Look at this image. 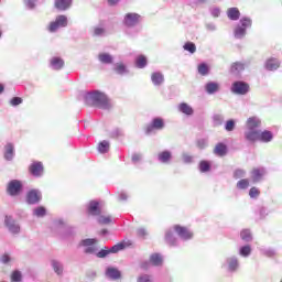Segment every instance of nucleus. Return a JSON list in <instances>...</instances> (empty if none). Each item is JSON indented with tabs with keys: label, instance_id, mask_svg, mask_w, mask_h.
<instances>
[{
	"label": "nucleus",
	"instance_id": "obj_1",
	"mask_svg": "<svg viewBox=\"0 0 282 282\" xmlns=\"http://www.w3.org/2000/svg\"><path fill=\"white\" fill-rule=\"evenodd\" d=\"M227 18L229 21H238L234 28V39L236 41H243L248 35V30L252 28V18L248 15L241 17V11L237 7L227 9Z\"/></svg>",
	"mask_w": 282,
	"mask_h": 282
},
{
	"label": "nucleus",
	"instance_id": "obj_2",
	"mask_svg": "<svg viewBox=\"0 0 282 282\" xmlns=\"http://www.w3.org/2000/svg\"><path fill=\"white\" fill-rule=\"evenodd\" d=\"M85 104L88 107H96L97 109H104L105 111H109L111 109V99L107 96V94L100 90L88 91L84 95Z\"/></svg>",
	"mask_w": 282,
	"mask_h": 282
},
{
	"label": "nucleus",
	"instance_id": "obj_3",
	"mask_svg": "<svg viewBox=\"0 0 282 282\" xmlns=\"http://www.w3.org/2000/svg\"><path fill=\"white\" fill-rule=\"evenodd\" d=\"M141 21L142 15L135 12L126 13L122 20L126 36H129V39H135V36L140 34L138 25H140Z\"/></svg>",
	"mask_w": 282,
	"mask_h": 282
},
{
	"label": "nucleus",
	"instance_id": "obj_4",
	"mask_svg": "<svg viewBox=\"0 0 282 282\" xmlns=\"http://www.w3.org/2000/svg\"><path fill=\"white\" fill-rule=\"evenodd\" d=\"M261 119L258 117H250L246 121V130L243 132L245 140L253 144L257 142V138L259 137V132L261 131Z\"/></svg>",
	"mask_w": 282,
	"mask_h": 282
},
{
	"label": "nucleus",
	"instance_id": "obj_5",
	"mask_svg": "<svg viewBox=\"0 0 282 282\" xmlns=\"http://www.w3.org/2000/svg\"><path fill=\"white\" fill-rule=\"evenodd\" d=\"M239 268H241V264L239 262V257L236 254L226 257L221 264V269L225 270V272H228V274H235L239 271Z\"/></svg>",
	"mask_w": 282,
	"mask_h": 282
},
{
	"label": "nucleus",
	"instance_id": "obj_6",
	"mask_svg": "<svg viewBox=\"0 0 282 282\" xmlns=\"http://www.w3.org/2000/svg\"><path fill=\"white\" fill-rule=\"evenodd\" d=\"M69 23V20L67 19V15H57L54 21L50 22L46 30L51 34H55V32H58L61 28H67Z\"/></svg>",
	"mask_w": 282,
	"mask_h": 282
},
{
	"label": "nucleus",
	"instance_id": "obj_7",
	"mask_svg": "<svg viewBox=\"0 0 282 282\" xmlns=\"http://www.w3.org/2000/svg\"><path fill=\"white\" fill-rule=\"evenodd\" d=\"M166 127V122H164V118L154 117L151 122L145 127L147 135H151V133H155V131H162Z\"/></svg>",
	"mask_w": 282,
	"mask_h": 282
},
{
	"label": "nucleus",
	"instance_id": "obj_8",
	"mask_svg": "<svg viewBox=\"0 0 282 282\" xmlns=\"http://www.w3.org/2000/svg\"><path fill=\"white\" fill-rule=\"evenodd\" d=\"M96 243H98V239L86 238L79 242V246H82V248H85L84 249L85 254H95L96 256L98 252V247L96 246Z\"/></svg>",
	"mask_w": 282,
	"mask_h": 282
},
{
	"label": "nucleus",
	"instance_id": "obj_9",
	"mask_svg": "<svg viewBox=\"0 0 282 282\" xmlns=\"http://www.w3.org/2000/svg\"><path fill=\"white\" fill-rule=\"evenodd\" d=\"M126 247L127 246L124 245V242H119L112 246L110 249L105 247V249L97 251L96 257L98 259H105L109 257V254H117V252H120V250H124Z\"/></svg>",
	"mask_w": 282,
	"mask_h": 282
},
{
	"label": "nucleus",
	"instance_id": "obj_10",
	"mask_svg": "<svg viewBox=\"0 0 282 282\" xmlns=\"http://www.w3.org/2000/svg\"><path fill=\"white\" fill-rule=\"evenodd\" d=\"M20 193H23V183L19 180H12L7 185V194L10 197H18Z\"/></svg>",
	"mask_w": 282,
	"mask_h": 282
},
{
	"label": "nucleus",
	"instance_id": "obj_11",
	"mask_svg": "<svg viewBox=\"0 0 282 282\" xmlns=\"http://www.w3.org/2000/svg\"><path fill=\"white\" fill-rule=\"evenodd\" d=\"M231 91L237 96H246V94L250 91V85L242 80L234 82L231 85Z\"/></svg>",
	"mask_w": 282,
	"mask_h": 282
},
{
	"label": "nucleus",
	"instance_id": "obj_12",
	"mask_svg": "<svg viewBox=\"0 0 282 282\" xmlns=\"http://www.w3.org/2000/svg\"><path fill=\"white\" fill-rule=\"evenodd\" d=\"M174 232L177 235L178 239H182V241H191V239H193V232L188 227L174 225Z\"/></svg>",
	"mask_w": 282,
	"mask_h": 282
},
{
	"label": "nucleus",
	"instance_id": "obj_13",
	"mask_svg": "<svg viewBox=\"0 0 282 282\" xmlns=\"http://www.w3.org/2000/svg\"><path fill=\"white\" fill-rule=\"evenodd\" d=\"M268 175V170L265 167H254L250 172V178L253 184H259L263 182V178Z\"/></svg>",
	"mask_w": 282,
	"mask_h": 282
},
{
	"label": "nucleus",
	"instance_id": "obj_14",
	"mask_svg": "<svg viewBox=\"0 0 282 282\" xmlns=\"http://www.w3.org/2000/svg\"><path fill=\"white\" fill-rule=\"evenodd\" d=\"M4 225L7 226L9 232H11V235H19V232H21V226H19L17 224V220H14V218H12V216H6Z\"/></svg>",
	"mask_w": 282,
	"mask_h": 282
},
{
	"label": "nucleus",
	"instance_id": "obj_15",
	"mask_svg": "<svg viewBox=\"0 0 282 282\" xmlns=\"http://www.w3.org/2000/svg\"><path fill=\"white\" fill-rule=\"evenodd\" d=\"M86 209H87L88 215H91L93 217H98L101 214L100 203L98 200H90L86 205Z\"/></svg>",
	"mask_w": 282,
	"mask_h": 282
},
{
	"label": "nucleus",
	"instance_id": "obj_16",
	"mask_svg": "<svg viewBox=\"0 0 282 282\" xmlns=\"http://www.w3.org/2000/svg\"><path fill=\"white\" fill-rule=\"evenodd\" d=\"M48 67L54 72H61L65 67V61L59 56H54L50 59Z\"/></svg>",
	"mask_w": 282,
	"mask_h": 282
},
{
	"label": "nucleus",
	"instance_id": "obj_17",
	"mask_svg": "<svg viewBox=\"0 0 282 282\" xmlns=\"http://www.w3.org/2000/svg\"><path fill=\"white\" fill-rule=\"evenodd\" d=\"M175 229L174 226L166 229L165 231V242L167 243V246H171L172 248H175V246H178V240L175 237Z\"/></svg>",
	"mask_w": 282,
	"mask_h": 282
},
{
	"label": "nucleus",
	"instance_id": "obj_18",
	"mask_svg": "<svg viewBox=\"0 0 282 282\" xmlns=\"http://www.w3.org/2000/svg\"><path fill=\"white\" fill-rule=\"evenodd\" d=\"M29 171H30L31 175H33V177H43V173H44L43 163H41L39 161L33 162L30 165Z\"/></svg>",
	"mask_w": 282,
	"mask_h": 282
},
{
	"label": "nucleus",
	"instance_id": "obj_19",
	"mask_svg": "<svg viewBox=\"0 0 282 282\" xmlns=\"http://www.w3.org/2000/svg\"><path fill=\"white\" fill-rule=\"evenodd\" d=\"M274 139V134L272 133V131L270 130H264V131H259L258 132V137L256 138V142H272V140Z\"/></svg>",
	"mask_w": 282,
	"mask_h": 282
},
{
	"label": "nucleus",
	"instance_id": "obj_20",
	"mask_svg": "<svg viewBox=\"0 0 282 282\" xmlns=\"http://www.w3.org/2000/svg\"><path fill=\"white\" fill-rule=\"evenodd\" d=\"M41 191L39 189H31L26 194V202L28 204H39L41 202Z\"/></svg>",
	"mask_w": 282,
	"mask_h": 282
},
{
	"label": "nucleus",
	"instance_id": "obj_21",
	"mask_svg": "<svg viewBox=\"0 0 282 282\" xmlns=\"http://www.w3.org/2000/svg\"><path fill=\"white\" fill-rule=\"evenodd\" d=\"M172 160H173V152H171V150H164L162 152H159L158 154V161L161 164H171Z\"/></svg>",
	"mask_w": 282,
	"mask_h": 282
},
{
	"label": "nucleus",
	"instance_id": "obj_22",
	"mask_svg": "<svg viewBox=\"0 0 282 282\" xmlns=\"http://www.w3.org/2000/svg\"><path fill=\"white\" fill-rule=\"evenodd\" d=\"M14 143L12 142H8L4 145V153H3V158L4 160H7V162H12V160H14Z\"/></svg>",
	"mask_w": 282,
	"mask_h": 282
},
{
	"label": "nucleus",
	"instance_id": "obj_23",
	"mask_svg": "<svg viewBox=\"0 0 282 282\" xmlns=\"http://www.w3.org/2000/svg\"><path fill=\"white\" fill-rule=\"evenodd\" d=\"M106 276L107 279H110V281H118L119 279L122 278V273L120 272V270L113 267H108L106 269Z\"/></svg>",
	"mask_w": 282,
	"mask_h": 282
},
{
	"label": "nucleus",
	"instance_id": "obj_24",
	"mask_svg": "<svg viewBox=\"0 0 282 282\" xmlns=\"http://www.w3.org/2000/svg\"><path fill=\"white\" fill-rule=\"evenodd\" d=\"M151 82L154 85V87H162V85H164V74H162V72L152 73Z\"/></svg>",
	"mask_w": 282,
	"mask_h": 282
},
{
	"label": "nucleus",
	"instance_id": "obj_25",
	"mask_svg": "<svg viewBox=\"0 0 282 282\" xmlns=\"http://www.w3.org/2000/svg\"><path fill=\"white\" fill-rule=\"evenodd\" d=\"M281 67V62L278 58L271 57L265 62V69L268 72H276Z\"/></svg>",
	"mask_w": 282,
	"mask_h": 282
},
{
	"label": "nucleus",
	"instance_id": "obj_26",
	"mask_svg": "<svg viewBox=\"0 0 282 282\" xmlns=\"http://www.w3.org/2000/svg\"><path fill=\"white\" fill-rule=\"evenodd\" d=\"M54 7L56 10L65 12V10H69V8H72V0H55Z\"/></svg>",
	"mask_w": 282,
	"mask_h": 282
},
{
	"label": "nucleus",
	"instance_id": "obj_27",
	"mask_svg": "<svg viewBox=\"0 0 282 282\" xmlns=\"http://www.w3.org/2000/svg\"><path fill=\"white\" fill-rule=\"evenodd\" d=\"M250 63L248 62H236L231 65V73L232 74H241L246 69V67H249Z\"/></svg>",
	"mask_w": 282,
	"mask_h": 282
},
{
	"label": "nucleus",
	"instance_id": "obj_28",
	"mask_svg": "<svg viewBox=\"0 0 282 282\" xmlns=\"http://www.w3.org/2000/svg\"><path fill=\"white\" fill-rule=\"evenodd\" d=\"M205 91L209 96L217 94V91H219V83L209 82V83L205 84Z\"/></svg>",
	"mask_w": 282,
	"mask_h": 282
},
{
	"label": "nucleus",
	"instance_id": "obj_29",
	"mask_svg": "<svg viewBox=\"0 0 282 282\" xmlns=\"http://www.w3.org/2000/svg\"><path fill=\"white\" fill-rule=\"evenodd\" d=\"M177 109L181 113H184V116H193L195 113V110L193 109V107H191V105L186 102H181L177 106Z\"/></svg>",
	"mask_w": 282,
	"mask_h": 282
},
{
	"label": "nucleus",
	"instance_id": "obj_30",
	"mask_svg": "<svg viewBox=\"0 0 282 282\" xmlns=\"http://www.w3.org/2000/svg\"><path fill=\"white\" fill-rule=\"evenodd\" d=\"M113 72L117 73L119 76H126L129 74V68H127V65L122 62L116 63L113 65Z\"/></svg>",
	"mask_w": 282,
	"mask_h": 282
},
{
	"label": "nucleus",
	"instance_id": "obj_31",
	"mask_svg": "<svg viewBox=\"0 0 282 282\" xmlns=\"http://www.w3.org/2000/svg\"><path fill=\"white\" fill-rule=\"evenodd\" d=\"M98 61L99 63H102V65H111L113 64V55L109 53H99Z\"/></svg>",
	"mask_w": 282,
	"mask_h": 282
},
{
	"label": "nucleus",
	"instance_id": "obj_32",
	"mask_svg": "<svg viewBox=\"0 0 282 282\" xmlns=\"http://www.w3.org/2000/svg\"><path fill=\"white\" fill-rule=\"evenodd\" d=\"M51 267L53 268V271L55 272V274H57V276H63V270H64L63 262L58 260H52Z\"/></svg>",
	"mask_w": 282,
	"mask_h": 282
},
{
	"label": "nucleus",
	"instance_id": "obj_33",
	"mask_svg": "<svg viewBox=\"0 0 282 282\" xmlns=\"http://www.w3.org/2000/svg\"><path fill=\"white\" fill-rule=\"evenodd\" d=\"M215 155H218L219 158H224L226 153H228V147L225 143H217L214 149Z\"/></svg>",
	"mask_w": 282,
	"mask_h": 282
},
{
	"label": "nucleus",
	"instance_id": "obj_34",
	"mask_svg": "<svg viewBox=\"0 0 282 282\" xmlns=\"http://www.w3.org/2000/svg\"><path fill=\"white\" fill-rule=\"evenodd\" d=\"M238 254L240 257H242L243 259H248V257H250V254H252V247L250 245L241 246L238 249Z\"/></svg>",
	"mask_w": 282,
	"mask_h": 282
},
{
	"label": "nucleus",
	"instance_id": "obj_35",
	"mask_svg": "<svg viewBox=\"0 0 282 282\" xmlns=\"http://www.w3.org/2000/svg\"><path fill=\"white\" fill-rule=\"evenodd\" d=\"M94 39H102L107 36V29L104 26H94L93 28V34Z\"/></svg>",
	"mask_w": 282,
	"mask_h": 282
},
{
	"label": "nucleus",
	"instance_id": "obj_36",
	"mask_svg": "<svg viewBox=\"0 0 282 282\" xmlns=\"http://www.w3.org/2000/svg\"><path fill=\"white\" fill-rule=\"evenodd\" d=\"M110 147L111 144L109 143V141L107 140L100 141L97 147L98 153H101V154L109 153Z\"/></svg>",
	"mask_w": 282,
	"mask_h": 282
},
{
	"label": "nucleus",
	"instance_id": "obj_37",
	"mask_svg": "<svg viewBox=\"0 0 282 282\" xmlns=\"http://www.w3.org/2000/svg\"><path fill=\"white\" fill-rule=\"evenodd\" d=\"M240 239L246 243L252 241V232L249 229H243L240 231Z\"/></svg>",
	"mask_w": 282,
	"mask_h": 282
},
{
	"label": "nucleus",
	"instance_id": "obj_38",
	"mask_svg": "<svg viewBox=\"0 0 282 282\" xmlns=\"http://www.w3.org/2000/svg\"><path fill=\"white\" fill-rule=\"evenodd\" d=\"M249 186H250V180L248 178H240L236 184V187L238 188V191H246L249 188Z\"/></svg>",
	"mask_w": 282,
	"mask_h": 282
},
{
	"label": "nucleus",
	"instance_id": "obj_39",
	"mask_svg": "<svg viewBox=\"0 0 282 282\" xmlns=\"http://www.w3.org/2000/svg\"><path fill=\"white\" fill-rule=\"evenodd\" d=\"M150 263L155 267L162 265V256L160 253H152L150 256Z\"/></svg>",
	"mask_w": 282,
	"mask_h": 282
},
{
	"label": "nucleus",
	"instance_id": "obj_40",
	"mask_svg": "<svg viewBox=\"0 0 282 282\" xmlns=\"http://www.w3.org/2000/svg\"><path fill=\"white\" fill-rule=\"evenodd\" d=\"M147 57L144 55H139L135 58V65L139 69H144V67H147Z\"/></svg>",
	"mask_w": 282,
	"mask_h": 282
},
{
	"label": "nucleus",
	"instance_id": "obj_41",
	"mask_svg": "<svg viewBox=\"0 0 282 282\" xmlns=\"http://www.w3.org/2000/svg\"><path fill=\"white\" fill-rule=\"evenodd\" d=\"M183 50L185 52H189L191 54H195V52H197V45H195V43H193V42H186L183 45Z\"/></svg>",
	"mask_w": 282,
	"mask_h": 282
},
{
	"label": "nucleus",
	"instance_id": "obj_42",
	"mask_svg": "<svg viewBox=\"0 0 282 282\" xmlns=\"http://www.w3.org/2000/svg\"><path fill=\"white\" fill-rule=\"evenodd\" d=\"M209 72H210V68L208 67V64H206V63H200V64L198 65V74H199L200 76H208Z\"/></svg>",
	"mask_w": 282,
	"mask_h": 282
},
{
	"label": "nucleus",
	"instance_id": "obj_43",
	"mask_svg": "<svg viewBox=\"0 0 282 282\" xmlns=\"http://www.w3.org/2000/svg\"><path fill=\"white\" fill-rule=\"evenodd\" d=\"M33 215L34 217H45V215H47V209L43 206H39L33 209Z\"/></svg>",
	"mask_w": 282,
	"mask_h": 282
},
{
	"label": "nucleus",
	"instance_id": "obj_44",
	"mask_svg": "<svg viewBox=\"0 0 282 282\" xmlns=\"http://www.w3.org/2000/svg\"><path fill=\"white\" fill-rule=\"evenodd\" d=\"M198 169H199L200 173H208V171H210V162L200 161L198 164Z\"/></svg>",
	"mask_w": 282,
	"mask_h": 282
},
{
	"label": "nucleus",
	"instance_id": "obj_45",
	"mask_svg": "<svg viewBox=\"0 0 282 282\" xmlns=\"http://www.w3.org/2000/svg\"><path fill=\"white\" fill-rule=\"evenodd\" d=\"M246 175H247V172L243 169H237L234 171V180H243Z\"/></svg>",
	"mask_w": 282,
	"mask_h": 282
},
{
	"label": "nucleus",
	"instance_id": "obj_46",
	"mask_svg": "<svg viewBox=\"0 0 282 282\" xmlns=\"http://www.w3.org/2000/svg\"><path fill=\"white\" fill-rule=\"evenodd\" d=\"M98 224H101L102 226H107L108 224H111V216H101L99 215L97 218Z\"/></svg>",
	"mask_w": 282,
	"mask_h": 282
},
{
	"label": "nucleus",
	"instance_id": "obj_47",
	"mask_svg": "<svg viewBox=\"0 0 282 282\" xmlns=\"http://www.w3.org/2000/svg\"><path fill=\"white\" fill-rule=\"evenodd\" d=\"M9 105L11 107H19V105H23V98L21 97H13L10 99Z\"/></svg>",
	"mask_w": 282,
	"mask_h": 282
},
{
	"label": "nucleus",
	"instance_id": "obj_48",
	"mask_svg": "<svg viewBox=\"0 0 282 282\" xmlns=\"http://www.w3.org/2000/svg\"><path fill=\"white\" fill-rule=\"evenodd\" d=\"M259 195H261V192L259 191V188L257 187H251L249 189V197L251 199H257L259 197Z\"/></svg>",
	"mask_w": 282,
	"mask_h": 282
},
{
	"label": "nucleus",
	"instance_id": "obj_49",
	"mask_svg": "<svg viewBox=\"0 0 282 282\" xmlns=\"http://www.w3.org/2000/svg\"><path fill=\"white\" fill-rule=\"evenodd\" d=\"M236 124L237 123L235 122V119L227 120L226 123H225V130L235 131Z\"/></svg>",
	"mask_w": 282,
	"mask_h": 282
},
{
	"label": "nucleus",
	"instance_id": "obj_50",
	"mask_svg": "<svg viewBox=\"0 0 282 282\" xmlns=\"http://www.w3.org/2000/svg\"><path fill=\"white\" fill-rule=\"evenodd\" d=\"M182 161L184 162V164H193V155L183 152L182 153Z\"/></svg>",
	"mask_w": 282,
	"mask_h": 282
},
{
	"label": "nucleus",
	"instance_id": "obj_51",
	"mask_svg": "<svg viewBox=\"0 0 282 282\" xmlns=\"http://www.w3.org/2000/svg\"><path fill=\"white\" fill-rule=\"evenodd\" d=\"M137 282H153V278L149 274H141L137 278Z\"/></svg>",
	"mask_w": 282,
	"mask_h": 282
},
{
	"label": "nucleus",
	"instance_id": "obj_52",
	"mask_svg": "<svg viewBox=\"0 0 282 282\" xmlns=\"http://www.w3.org/2000/svg\"><path fill=\"white\" fill-rule=\"evenodd\" d=\"M261 252L264 254V257H274V254H276V250L273 248H264L261 250Z\"/></svg>",
	"mask_w": 282,
	"mask_h": 282
},
{
	"label": "nucleus",
	"instance_id": "obj_53",
	"mask_svg": "<svg viewBox=\"0 0 282 282\" xmlns=\"http://www.w3.org/2000/svg\"><path fill=\"white\" fill-rule=\"evenodd\" d=\"M196 145L198 149H206L208 147V139H198Z\"/></svg>",
	"mask_w": 282,
	"mask_h": 282
},
{
	"label": "nucleus",
	"instance_id": "obj_54",
	"mask_svg": "<svg viewBox=\"0 0 282 282\" xmlns=\"http://www.w3.org/2000/svg\"><path fill=\"white\" fill-rule=\"evenodd\" d=\"M24 6L28 10H34L36 8V0H24Z\"/></svg>",
	"mask_w": 282,
	"mask_h": 282
},
{
	"label": "nucleus",
	"instance_id": "obj_55",
	"mask_svg": "<svg viewBox=\"0 0 282 282\" xmlns=\"http://www.w3.org/2000/svg\"><path fill=\"white\" fill-rule=\"evenodd\" d=\"M21 279H23V275L21 274L20 271H14L11 275V281L12 282H20Z\"/></svg>",
	"mask_w": 282,
	"mask_h": 282
},
{
	"label": "nucleus",
	"instance_id": "obj_56",
	"mask_svg": "<svg viewBox=\"0 0 282 282\" xmlns=\"http://www.w3.org/2000/svg\"><path fill=\"white\" fill-rule=\"evenodd\" d=\"M142 161V154L141 153H134L132 154V162L133 164H138V162Z\"/></svg>",
	"mask_w": 282,
	"mask_h": 282
},
{
	"label": "nucleus",
	"instance_id": "obj_57",
	"mask_svg": "<svg viewBox=\"0 0 282 282\" xmlns=\"http://www.w3.org/2000/svg\"><path fill=\"white\" fill-rule=\"evenodd\" d=\"M210 14H212V17L217 19L221 14V10L219 8H214V9L210 10Z\"/></svg>",
	"mask_w": 282,
	"mask_h": 282
},
{
	"label": "nucleus",
	"instance_id": "obj_58",
	"mask_svg": "<svg viewBox=\"0 0 282 282\" xmlns=\"http://www.w3.org/2000/svg\"><path fill=\"white\" fill-rule=\"evenodd\" d=\"M137 235H138V237H147V235H149V232L147 231V229L144 227H141L137 230Z\"/></svg>",
	"mask_w": 282,
	"mask_h": 282
},
{
	"label": "nucleus",
	"instance_id": "obj_59",
	"mask_svg": "<svg viewBox=\"0 0 282 282\" xmlns=\"http://www.w3.org/2000/svg\"><path fill=\"white\" fill-rule=\"evenodd\" d=\"M270 215V212L265 207L260 208V217L264 219V217H268Z\"/></svg>",
	"mask_w": 282,
	"mask_h": 282
},
{
	"label": "nucleus",
	"instance_id": "obj_60",
	"mask_svg": "<svg viewBox=\"0 0 282 282\" xmlns=\"http://www.w3.org/2000/svg\"><path fill=\"white\" fill-rule=\"evenodd\" d=\"M53 226H55V228H63V226H65V221L63 219H56L53 223Z\"/></svg>",
	"mask_w": 282,
	"mask_h": 282
},
{
	"label": "nucleus",
	"instance_id": "obj_61",
	"mask_svg": "<svg viewBox=\"0 0 282 282\" xmlns=\"http://www.w3.org/2000/svg\"><path fill=\"white\" fill-rule=\"evenodd\" d=\"M206 30H208V32H216L217 25L215 23H207Z\"/></svg>",
	"mask_w": 282,
	"mask_h": 282
},
{
	"label": "nucleus",
	"instance_id": "obj_62",
	"mask_svg": "<svg viewBox=\"0 0 282 282\" xmlns=\"http://www.w3.org/2000/svg\"><path fill=\"white\" fill-rule=\"evenodd\" d=\"M223 120H224V117H221V115H215L214 116L215 124H221Z\"/></svg>",
	"mask_w": 282,
	"mask_h": 282
},
{
	"label": "nucleus",
	"instance_id": "obj_63",
	"mask_svg": "<svg viewBox=\"0 0 282 282\" xmlns=\"http://www.w3.org/2000/svg\"><path fill=\"white\" fill-rule=\"evenodd\" d=\"M127 199H129V195L127 193H124V192H121L119 194V200L120 202H127Z\"/></svg>",
	"mask_w": 282,
	"mask_h": 282
},
{
	"label": "nucleus",
	"instance_id": "obj_64",
	"mask_svg": "<svg viewBox=\"0 0 282 282\" xmlns=\"http://www.w3.org/2000/svg\"><path fill=\"white\" fill-rule=\"evenodd\" d=\"M112 135L115 138H120V137L124 135V132H122V130H120V129H116V130H113Z\"/></svg>",
	"mask_w": 282,
	"mask_h": 282
}]
</instances>
